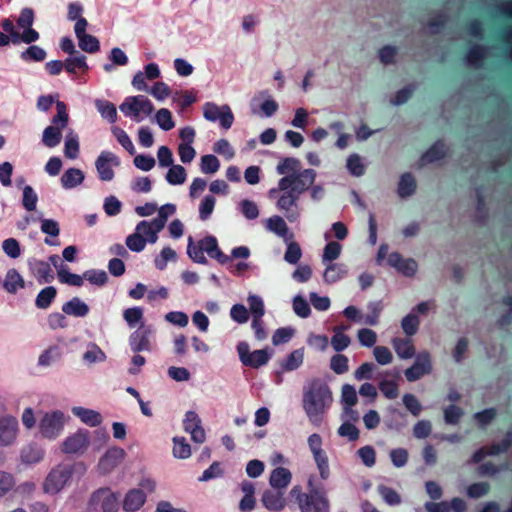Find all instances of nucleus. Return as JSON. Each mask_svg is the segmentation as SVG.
Instances as JSON below:
<instances>
[{"label":"nucleus","instance_id":"obj_1","mask_svg":"<svg viewBox=\"0 0 512 512\" xmlns=\"http://www.w3.org/2000/svg\"><path fill=\"white\" fill-rule=\"evenodd\" d=\"M276 172L283 177L279 179L277 187L268 191V196L276 199V207L289 222H297L301 216L299 198L315 183L317 173L310 168L302 170L300 160L295 157L281 158Z\"/></svg>","mask_w":512,"mask_h":512},{"label":"nucleus","instance_id":"obj_2","mask_svg":"<svg viewBox=\"0 0 512 512\" xmlns=\"http://www.w3.org/2000/svg\"><path fill=\"white\" fill-rule=\"evenodd\" d=\"M333 402L332 391L321 379H313L303 388L302 406L308 420L320 426Z\"/></svg>","mask_w":512,"mask_h":512},{"label":"nucleus","instance_id":"obj_3","mask_svg":"<svg viewBox=\"0 0 512 512\" xmlns=\"http://www.w3.org/2000/svg\"><path fill=\"white\" fill-rule=\"evenodd\" d=\"M307 486V493L302 492L300 486H294L289 493L296 500L300 512H330L326 492L315 486L313 478H309Z\"/></svg>","mask_w":512,"mask_h":512},{"label":"nucleus","instance_id":"obj_4","mask_svg":"<svg viewBox=\"0 0 512 512\" xmlns=\"http://www.w3.org/2000/svg\"><path fill=\"white\" fill-rule=\"evenodd\" d=\"M86 470L84 464L61 463L55 466L46 476L43 483V491L46 494L55 495L60 493L73 478L75 471L84 473Z\"/></svg>","mask_w":512,"mask_h":512},{"label":"nucleus","instance_id":"obj_5","mask_svg":"<svg viewBox=\"0 0 512 512\" xmlns=\"http://www.w3.org/2000/svg\"><path fill=\"white\" fill-rule=\"evenodd\" d=\"M160 232L152 220H142L136 225L134 232L126 237V247L132 252H142L148 243L157 242Z\"/></svg>","mask_w":512,"mask_h":512},{"label":"nucleus","instance_id":"obj_6","mask_svg":"<svg viewBox=\"0 0 512 512\" xmlns=\"http://www.w3.org/2000/svg\"><path fill=\"white\" fill-rule=\"evenodd\" d=\"M376 263L394 268L397 272L406 277H413L418 269L417 262L412 258L404 259L398 252L389 253L388 245H380Z\"/></svg>","mask_w":512,"mask_h":512},{"label":"nucleus","instance_id":"obj_7","mask_svg":"<svg viewBox=\"0 0 512 512\" xmlns=\"http://www.w3.org/2000/svg\"><path fill=\"white\" fill-rule=\"evenodd\" d=\"M57 114L52 118V125L46 127L42 134V143L53 148L60 144L62 140V130L68 126L69 114L67 106L62 101H56Z\"/></svg>","mask_w":512,"mask_h":512},{"label":"nucleus","instance_id":"obj_8","mask_svg":"<svg viewBox=\"0 0 512 512\" xmlns=\"http://www.w3.org/2000/svg\"><path fill=\"white\" fill-rule=\"evenodd\" d=\"M120 111L134 122H142L154 111L153 103L144 95L128 96L119 106Z\"/></svg>","mask_w":512,"mask_h":512},{"label":"nucleus","instance_id":"obj_9","mask_svg":"<svg viewBox=\"0 0 512 512\" xmlns=\"http://www.w3.org/2000/svg\"><path fill=\"white\" fill-rule=\"evenodd\" d=\"M66 423L65 414L60 410L45 412L39 420L38 429L42 437L56 439Z\"/></svg>","mask_w":512,"mask_h":512},{"label":"nucleus","instance_id":"obj_10","mask_svg":"<svg viewBox=\"0 0 512 512\" xmlns=\"http://www.w3.org/2000/svg\"><path fill=\"white\" fill-rule=\"evenodd\" d=\"M236 348L241 363L254 369L266 365L272 355L267 348L250 351L249 344L245 341L239 342Z\"/></svg>","mask_w":512,"mask_h":512},{"label":"nucleus","instance_id":"obj_11","mask_svg":"<svg viewBox=\"0 0 512 512\" xmlns=\"http://www.w3.org/2000/svg\"><path fill=\"white\" fill-rule=\"evenodd\" d=\"M90 509L95 512H117L119 509V494L109 488L95 491L89 501Z\"/></svg>","mask_w":512,"mask_h":512},{"label":"nucleus","instance_id":"obj_12","mask_svg":"<svg viewBox=\"0 0 512 512\" xmlns=\"http://www.w3.org/2000/svg\"><path fill=\"white\" fill-rule=\"evenodd\" d=\"M308 447L319 471L320 478L327 480L330 476V469L326 453L322 449V438L319 434L313 433L307 439Z\"/></svg>","mask_w":512,"mask_h":512},{"label":"nucleus","instance_id":"obj_13","mask_svg":"<svg viewBox=\"0 0 512 512\" xmlns=\"http://www.w3.org/2000/svg\"><path fill=\"white\" fill-rule=\"evenodd\" d=\"M120 166V159L113 152L102 151L95 160V168L101 181L109 182L115 177L114 169Z\"/></svg>","mask_w":512,"mask_h":512},{"label":"nucleus","instance_id":"obj_14","mask_svg":"<svg viewBox=\"0 0 512 512\" xmlns=\"http://www.w3.org/2000/svg\"><path fill=\"white\" fill-rule=\"evenodd\" d=\"M203 116L210 122L219 121L220 126L229 129L234 121L233 113L228 105L218 106L213 102H207L203 106Z\"/></svg>","mask_w":512,"mask_h":512},{"label":"nucleus","instance_id":"obj_15","mask_svg":"<svg viewBox=\"0 0 512 512\" xmlns=\"http://www.w3.org/2000/svg\"><path fill=\"white\" fill-rule=\"evenodd\" d=\"M154 329L152 325L141 323L139 327L129 336V346L134 353L152 350Z\"/></svg>","mask_w":512,"mask_h":512},{"label":"nucleus","instance_id":"obj_16","mask_svg":"<svg viewBox=\"0 0 512 512\" xmlns=\"http://www.w3.org/2000/svg\"><path fill=\"white\" fill-rule=\"evenodd\" d=\"M431 354L428 351H421L415 356L413 365L404 372L408 381L414 382L432 372Z\"/></svg>","mask_w":512,"mask_h":512},{"label":"nucleus","instance_id":"obj_17","mask_svg":"<svg viewBox=\"0 0 512 512\" xmlns=\"http://www.w3.org/2000/svg\"><path fill=\"white\" fill-rule=\"evenodd\" d=\"M90 441V433L86 429H79L65 438L62 443V451L66 454L83 453Z\"/></svg>","mask_w":512,"mask_h":512},{"label":"nucleus","instance_id":"obj_18","mask_svg":"<svg viewBox=\"0 0 512 512\" xmlns=\"http://www.w3.org/2000/svg\"><path fill=\"white\" fill-rule=\"evenodd\" d=\"M184 430L191 435V439L198 444L206 440V433L201 425V419L194 411H188L183 421Z\"/></svg>","mask_w":512,"mask_h":512},{"label":"nucleus","instance_id":"obj_19","mask_svg":"<svg viewBox=\"0 0 512 512\" xmlns=\"http://www.w3.org/2000/svg\"><path fill=\"white\" fill-rule=\"evenodd\" d=\"M125 451L119 447L108 449L98 462V470L101 474L113 471L124 459Z\"/></svg>","mask_w":512,"mask_h":512},{"label":"nucleus","instance_id":"obj_20","mask_svg":"<svg viewBox=\"0 0 512 512\" xmlns=\"http://www.w3.org/2000/svg\"><path fill=\"white\" fill-rule=\"evenodd\" d=\"M18 434V421L7 415L0 418V445L8 446L15 442Z\"/></svg>","mask_w":512,"mask_h":512},{"label":"nucleus","instance_id":"obj_21","mask_svg":"<svg viewBox=\"0 0 512 512\" xmlns=\"http://www.w3.org/2000/svg\"><path fill=\"white\" fill-rule=\"evenodd\" d=\"M161 75L160 69L156 63H149L144 67V71H138L132 79V85L138 91H148L147 80H155Z\"/></svg>","mask_w":512,"mask_h":512},{"label":"nucleus","instance_id":"obj_22","mask_svg":"<svg viewBox=\"0 0 512 512\" xmlns=\"http://www.w3.org/2000/svg\"><path fill=\"white\" fill-rule=\"evenodd\" d=\"M511 440L512 435L511 433H508L506 438L501 443L492 444L489 447L478 449L473 454L469 463H478L482 461L486 456H495L506 451L510 446Z\"/></svg>","mask_w":512,"mask_h":512},{"label":"nucleus","instance_id":"obj_23","mask_svg":"<svg viewBox=\"0 0 512 512\" xmlns=\"http://www.w3.org/2000/svg\"><path fill=\"white\" fill-rule=\"evenodd\" d=\"M28 265L31 273L40 284L49 283L53 280L54 275L49 262L31 259Z\"/></svg>","mask_w":512,"mask_h":512},{"label":"nucleus","instance_id":"obj_24","mask_svg":"<svg viewBox=\"0 0 512 512\" xmlns=\"http://www.w3.org/2000/svg\"><path fill=\"white\" fill-rule=\"evenodd\" d=\"M44 450L36 443H29L20 450V461L25 466H32L44 458Z\"/></svg>","mask_w":512,"mask_h":512},{"label":"nucleus","instance_id":"obj_25","mask_svg":"<svg viewBox=\"0 0 512 512\" xmlns=\"http://www.w3.org/2000/svg\"><path fill=\"white\" fill-rule=\"evenodd\" d=\"M325 269L323 271V280L326 284H334L339 282L348 275V268L344 263H329L323 264Z\"/></svg>","mask_w":512,"mask_h":512},{"label":"nucleus","instance_id":"obj_26","mask_svg":"<svg viewBox=\"0 0 512 512\" xmlns=\"http://www.w3.org/2000/svg\"><path fill=\"white\" fill-rule=\"evenodd\" d=\"M198 243L204 253L206 252L211 258L216 259L219 263L225 264L230 260V258L219 249L217 239L214 236H206Z\"/></svg>","mask_w":512,"mask_h":512},{"label":"nucleus","instance_id":"obj_27","mask_svg":"<svg viewBox=\"0 0 512 512\" xmlns=\"http://www.w3.org/2000/svg\"><path fill=\"white\" fill-rule=\"evenodd\" d=\"M146 494L142 489H131L127 492L123 500V510L126 512H136L145 504Z\"/></svg>","mask_w":512,"mask_h":512},{"label":"nucleus","instance_id":"obj_28","mask_svg":"<svg viewBox=\"0 0 512 512\" xmlns=\"http://www.w3.org/2000/svg\"><path fill=\"white\" fill-rule=\"evenodd\" d=\"M332 235L330 232L324 233V239L328 241L323 249L321 260L323 264L336 263L342 252V245L337 241L331 240Z\"/></svg>","mask_w":512,"mask_h":512},{"label":"nucleus","instance_id":"obj_29","mask_svg":"<svg viewBox=\"0 0 512 512\" xmlns=\"http://www.w3.org/2000/svg\"><path fill=\"white\" fill-rule=\"evenodd\" d=\"M74 416L78 417L82 423L90 426L96 427L102 423L101 414L93 409H88L82 406H74L71 409Z\"/></svg>","mask_w":512,"mask_h":512},{"label":"nucleus","instance_id":"obj_30","mask_svg":"<svg viewBox=\"0 0 512 512\" xmlns=\"http://www.w3.org/2000/svg\"><path fill=\"white\" fill-rule=\"evenodd\" d=\"M291 479L292 474L287 468L278 467L271 472L269 484L273 489L285 491Z\"/></svg>","mask_w":512,"mask_h":512},{"label":"nucleus","instance_id":"obj_31","mask_svg":"<svg viewBox=\"0 0 512 512\" xmlns=\"http://www.w3.org/2000/svg\"><path fill=\"white\" fill-rule=\"evenodd\" d=\"M268 510H281L285 507L283 490H266L261 499Z\"/></svg>","mask_w":512,"mask_h":512},{"label":"nucleus","instance_id":"obj_32","mask_svg":"<svg viewBox=\"0 0 512 512\" xmlns=\"http://www.w3.org/2000/svg\"><path fill=\"white\" fill-rule=\"evenodd\" d=\"M265 226L267 230L283 238L284 241L293 238V234L289 232V228L281 216L275 215L268 218Z\"/></svg>","mask_w":512,"mask_h":512},{"label":"nucleus","instance_id":"obj_33","mask_svg":"<svg viewBox=\"0 0 512 512\" xmlns=\"http://www.w3.org/2000/svg\"><path fill=\"white\" fill-rule=\"evenodd\" d=\"M85 174L79 168H68L61 176L60 182L64 189H73L83 183Z\"/></svg>","mask_w":512,"mask_h":512},{"label":"nucleus","instance_id":"obj_34","mask_svg":"<svg viewBox=\"0 0 512 512\" xmlns=\"http://www.w3.org/2000/svg\"><path fill=\"white\" fill-rule=\"evenodd\" d=\"M416 179L411 173H404L400 176L397 185V195L401 199H407L416 192Z\"/></svg>","mask_w":512,"mask_h":512},{"label":"nucleus","instance_id":"obj_35","mask_svg":"<svg viewBox=\"0 0 512 512\" xmlns=\"http://www.w3.org/2000/svg\"><path fill=\"white\" fill-rule=\"evenodd\" d=\"M391 344L400 359L406 360L415 356V347L411 339L395 337Z\"/></svg>","mask_w":512,"mask_h":512},{"label":"nucleus","instance_id":"obj_36","mask_svg":"<svg viewBox=\"0 0 512 512\" xmlns=\"http://www.w3.org/2000/svg\"><path fill=\"white\" fill-rule=\"evenodd\" d=\"M62 311L64 314L74 317H85L89 313L90 308L80 298L74 297L63 304Z\"/></svg>","mask_w":512,"mask_h":512},{"label":"nucleus","instance_id":"obj_37","mask_svg":"<svg viewBox=\"0 0 512 512\" xmlns=\"http://www.w3.org/2000/svg\"><path fill=\"white\" fill-rule=\"evenodd\" d=\"M65 70L69 74H75L77 71H87L89 66L86 61V56L79 51L70 54L64 61Z\"/></svg>","mask_w":512,"mask_h":512},{"label":"nucleus","instance_id":"obj_38","mask_svg":"<svg viewBox=\"0 0 512 512\" xmlns=\"http://www.w3.org/2000/svg\"><path fill=\"white\" fill-rule=\"evenodd\" d=\"M24 286V279L19 272L14 268L9 269L3 281V288L8 293L15 294L19 289H23Z\"/></svg>","mask_w":512,"mask_h":512},{"label":"nucleus","instance_id":"obj_39","mask_svg":"<svg viewBox=\"0 0 512 512\" xmlns=\"http://www.w3.org/2000/svg\"><path fill=\"white\" fill-rule=\"evenodd\" d=\"M377 492L383 502L388 506H399L402 503L401 495L394 488L386 484H379L377 486Z\"/></svg>","mask_w":512,"mask_h":512},{"label":"nucleus","instance_id":"obj_40","mask_svg":"<svg viewBox=\"0 0 512 512\" xmlns=\"http://www.w3.org/2000/svg\"><path fill=\"white\" fill-rule=\"evenodd\" d=\"M446 155V147L443 142H436L432 145L420 159L422 165L434 163L441 160Z\"/></svg>","mask_w":512,"mask_h":512},{"label":"nucleus","instance_id":"obj_41","mask_svg":"<svg viewBox=\"0 0 512 512\" xmlns=\"http://www.w3.org/2000/svg\"><path fill=\"white\" fill-rule=\"evenodd\" d=\"M57 276L61 283L70 286L80 287L84 283L83 275L70 272L69 268L62 264L57 268Z\"/></svg>","mask_w":512,"mask_h":512},{"label":"nucleus","instance_id":"obj_42","mask_svg":"<svg viewBox=\"0 0 512 512\" xmlns=\"http://www.w3.org/2000/svg\"><path fill=\"white\" fill-rule=\"evenodd\" d=\"M79 149L78 135L70 129L65 136L64 154L69 159H76L79 156Z\"/></svg>","mask_w":512,"mask_h":512},{"label":"nucleus","instance_id":"obj_43","mask_svg":"<svg viewBox=\"0 0 512 512\" xmlns=\"http://www.w3.org/2000/svg\"><path fill=\"white\" fill-rule=\"evenodd\" d=\"M346 168L354 177H360L365 173L364 159L357 153L350 154L346 160Z\"/></svg>","mask_w":512,"mask_h":512},{"label":"nucleus","instance_id":"obj_44","mask_svg":"<svg viewBox=\"0 0 512 512\" xmlns=\"http://www.w3.org/2000/svg\"><path fill=\"white\" fill-rule=\"evenodd\" d=\"M95 106L102 118L108 120L110 123L117 121V109L113 103L107 100L96 99Z\"/></svg>","mask_w":512,"mask_h":512},{"label":"nucleus","instance_id":"obj_45","mask_svg":"<svg viewBox=\"0 0 512 512\" xmlns=\"http://www.w3.org/2000/svg\"><path fill=\"white\" fill-rule=\"evenodd\" d=\"M83 360L89 365L104 362L106 354L98 345L90 342L87 344L86 351L83 354Z\"/></svg>","mask_w":512,"mask_h":512},{"label":"nucleus","instance_id":"obj_46","mask_svg":"<svg viewBox=\"0 0 512 512\" xmlns=\"http://www.w3.org/2000/svg\"><path fill=\"white\" fill-rule=\"evenodd\" d=\"M284 242L286 243L284 260L289 264H297L302 257V249L300 245L293 241V238H288Z\"/></svg>","mask_w":512,"mask_h":512},{"label":"nucleus","instance_id":"obj_47","mask_svg":"<svg viewBox=\"0 0 512 512\" xmlns=\"http://www.w3.org/2000/svg\"><path fill=\"white\" fill-rule=\"evenodd\" d=\"M186 178L187 173L185 168L178 164L170 166L165 176L166 181L170 185H182L186 181Z\"/></svg>","mask_w":512,"mask_h":512},{"label":"nucleus","instance_id":"obj_48","mask_svg":"<svg viewBox=\"0 0 512 512\" xmlns=\"http://www.w3.org/2000/svg\"><path fill=\"white\" fill-rule=\"evenodd\" d=\"M156 211H158V215L152 221L162 231L166 226L168 218L175 214L176 206L172 203H167L159 208L157 207Z\"/></svg>","mask_w":512,"mask_h":512},{"label":"nucleus","instance_id":"obj_49","mask_svg":"<svg viewBox=\"0 0 512 512\" xmlns=\"http://www.w3.org/2000/svg\"><path fill=\"white\" fill-rule=\"evenodd\" d=\"M57 295V290L53 286H48L42 289L35 300V305L39 309H47Z\"/></svg>","mask_w":512,"mask_h":512},{"label":"nucleus","instance_id":"obj_50","mask_svg":"<svg viewBox=\"0 0 512 512\" xmlns=\"http://www.w3.org/2000/svg\"><path fill=\"white\" fill-rule=\"evenodd\" d=\"M248 313L251 317L264 316L265 304L261 296L249 293L247 297Z\"/></svg>","mask_w":512,"mask_h":512},{"label":"nucleus","instance_id":"obj_51","mask_svg":"<svg viewBox=\"0 0 512 512\" xmlns=\"http://www.w3.org/2000/svg\"><path fill=\"white\" fill-rule=\"evenodd\" d=\"M215 204H216V199L211 194L205 195L201 199V201L199 203V207H198L200 220L206 221L211 217V215L214 211V208H215Z\"/></svg>","mask_w":512,"mask_h":512},{"label":"nucleus","instance_id":"obj_52","mask_svg":"<svg viewBox=\"0 0 512 512\" xmlns=\"http://www.w3.org/2000/svg\"><path fill=\"white\" fill-rule=\"evenodd\" d=\"M123 318L130 328L135 327L137 324L141 325L144 318V310L142 307H131L123 311Z\"/></svg>","mask_w":512,"mask_h":512},{"label":"nucleus","instance_id":"obj_53","mask_svg":"<svg viewBox=\"0 0 512 512\" xmlns=\"http://www.w3.org/2000/svg\"><path fill=\"white\" fill-rule=\"evenodd\" d=\"M172 452L175 458L187 459L191 456V447L184 437H174Z\"/></svg>","mask_w":512,"mask_h":512},{"label":"nucleus","instance_id":"obj_54","mask_svg":"<svg viewBox=\"0 0 512 512\" xmlns=\"http://www.w3.org/2000/svg\"><path fill=\"white\" fill-rule=\"evenodd\" d=\"M420 325V319L415 313L407 314L401 321V328L407 336H413L417 333Z\"/></svg>","mask_w":512,"mask_h":512},{"label":"nucleus","instance_id":"obj_55","mask_svg":"<svg viewBox=\"0 0 512 512\" xmlns=\"http://www.w3.org/2000/svg\"><path fill=\"white\" fill-rule=\"evenodd\" d=\"M77 40L79 48L84 52L93 54L100 50L99 40L91 34L81 36L80 38H77Z\"/></svg>","mask_w":512,"mask_h":512},{"label":"nucleus","instance_id":"obj_56","mask_svg":"<svg viewBox=\"0 0 512 512\" xmlns=\"http://www.w3.org/2000/svg\"><path fill=\"white\" fill-rule=\"evenodd\" d=\"M259 97L263 99L260 109L265 117L273 116L278 110V103L271 97L267 91L259 93Z\"/></svg>","mask_w":512,"mask_h":512},{"label":"nucleus","instance_id":"obj_57","mask_svg":"<svg viewBox=\"0 0 512 512\" xmlns=\"http://www.w3.org/2000/svg\"><path fill=\"white\" fill-rule=\"evenodd\" d=\"M155 121L159 127L164 131H169L174 128L175 122L172 118V113L166 108L159 109L155 114Z\"/></svg>","mask_w":512,"mask_h":512},{"label":"nucleus","instance_id":"obj_58","mask_svg":"<svg viewBox=\"0 0 512 512\" xmlns=\"http://www.w3.org/2000/svg\"><path fill=\"white\" fill-rule=\"evenodd\" d=\"M238 209L247 220H255L259 216V208L254 201L244 199L238 203Z\"/></svg>","mask_w":512,"mask_h":512},{"label":"nucleus","instance_id":"obj_59","mask_svg":"<svg viewBox=\"0 0 512 512\" xmlns=\"http://www.w3.org/2000/svg\"><path fill=\"white\" fill-rule=\"evenodd\" d=\"M220 168V162L215 155L207 154L201 157L200 169L204 174H215Z\"/></svg>","mask_w":512,"mask_h":512},{"label":"nucleus","instance_id":"obj_60","mask_svg":"<svg viewBox=\"0 0 512 512\" xmlns=\"http://www.w3.org/2000/svg\"><path fill=\"white\" fill-rule=\"evenodd\" d=\"M351 343V339L340 329H333V336L331 338V346L336 352L345 350Z\"/></svg>","mask_w":512,"mask_h":512},{"label":"nucleus","instance_id":"obj_61","mask_svg":"<svg viewBox=\"0 0 512 512\" xmlns=\"http://www.w3.org/2000/svg\"><path fill=\"white\" fill-rule=\"evenodd\" d=\"M187 254L191 258L192 261L199 264H206L207 259L204 255V252L201 248V246L195 245L193 238L190 236L188 238V245H187Z\"/></svg>","mask_w":512,"mask_h":512},{"label":"nucleus","instance_id":"obj_62","mask_svg":"<svg viewBox=\"0 0 512 512\" xmlns=\"http://www.w3.org/2000/svg\"><path fill=\"white\" fill-rule=\"evenodd\" d=\"M61 353L58 346H50L45 349L38 358V365L42 367L49 366L54 360L60 358Z\"/></svg>","mask_w":512,"mask_h":512},{"label":"nucleus","instance_id":"obj_63","mask_svg":"<svg viewBox=\"0 0 512 512\" xmlns=\"http://www.w3.org/2000/svg\"><path fill=\"white\" fill-rule=\"evenodd\" d=\"M119 144L125 148L131 155L135 153V147L128 134L120 127L113 126L111 129Z\"/></svg>","mask_w":512,"mask_h":512},{"label":"nucleus","instance_id":"obj_64","mask_svg":"<svg viewBox=\"0 0 512 512\" xmlns=\"http://www.w3.org/2000/svg\"><path fill=\"white\" fill-rule=\"evenodd\" d=\"M175 259L176 252L170 247H164L160 254L155 257L154 264L158 270H163L169 261H174Z\"/></svg>","mask_w":512,"mask_h":512}]
</instances>
